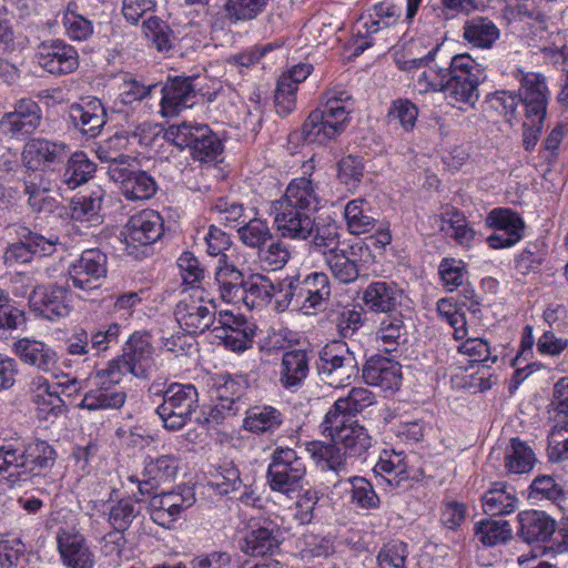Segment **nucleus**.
<instances>
[{"instance_id":"1","label":"nucleus","mask_w":568,"mask_h":568,"mask_svg":"<svg viewBox=\"0 0 568 568\" xmlns=\"http://www.w3.org/2000/svg\"><path fill=\"white\" fill-rule=\"evenodd\" d=\"M318 196L308 178L293 179L285 193L271 204L273 225L282 239L310 240V246L325 257L339 248V227L335 222L316 224Z\"/></svg>"},{"instance_id":"2","label":"nucleus","mask_w":568,"mask_h":568,"mask_svg":"<svg viewBox=\"0 0 568 568\" xmlns=\"http://www.w3.org/2000/svg\"><path fill=\"white\" fill-rule=\"evenodd\" d=\"M323 433H328L332 443L313 442L308 452L323 469L333 476L328 481L335 486L347 470V456L362 457L372 447V437L367 429L352 418H338L326 414L322 424Z\"/></svg>"},{"instance_id":"3","label":"nucleus","mask_w":568,"mask_h":568,"mask_svg":"<svg viewBox=\"0 0 568 568\" xmlns=\"http://www.w3.org/2000/svg\"><path fill=\"white\" fill-rule=\"evenodd\" d=\"M126 138L115 133L98 151V158L108 164L110 179L118 184L122 195L129 201H145L153 197L158 191L155 179L139 168L135 158L116 153L113 148L124 146Z\"/></svg>"},{"instance_id":"4","label":"nucleus","mask_w":568,"mask_h":568,"mask_svg":"<svg viewBox=\"0 0 568 568\" xmlns=\"http://www.w3.org/2000/svg\"><path fill=\"white\" fill-rule=\"evenodd\" d=\"M444 77L443 92L454 102L475 105L478 101V85L485 79L484 71L469 54L455 55L446 69H440Z\"/></svg>"},{"instance_id":"5","label":"nucleus","mask_w":568,"mask_h":568,"mask_svg":"<svg viewBox=\"0 0 568 568\" xmlns=\"http://www.w3.org/2000/svg\"><path fill=\"white\" fill-rule=\"evenodd\" d=\"M161 399L156 414L165 429H182L199 408V393L193 384L172 383L166 389L154 394Z\"/></svg>"},{"instance_id":"6","label":"nucleus","mask_w":568,"mask_h":568,"mask_svg":"<svg viewBox=\"0 0 568 568\" xmlns=\"http://www.w3.org/2000/svg\"><path fill=\"white\" fill-rule=\"evenodd\" d=\"M306 475L303 456L290 447H276L267 467L266 479L273 491L290 496L295 493Z\"/></svg>"},{"instance_id":"7","label":"nucleus","mask_w":568,"mask_h":568,"mask_svg":"<svg viewBox=\"0 0 568 568\" xmlns=\"http://www.w3.org/2000/svg\"><path fill=\"white\" fill-rule=\"evenodd\" d=\"M165 138L180 149L189 148L197 161L214 160L223 149L219 136L206 124H173L166 129Z\"/></svg>"},{"instance_id":"8","label":"nucleus","mask_w":568,"mask_h":568,"mask_svg":"<svg viewBox=\"0 0 568 568\" xmlns=\"http://www.w3.org/2000/svg\"><path fill=\"white\" fill-rule=\"evenodd\" d=\"M358 361L342 342L327 344L320 352L317 372L321 379L334 387L349 383L358 374Z\"/></svg>"},{"instance_id":"9","label":"nucleus","mask_w":568,"mask_h":568,"mask_svg":"<svg viewBox=\"0 0 568 568\" xmlns=\"http://www.w3.org/2000/svg\"><path fill=\"white\" fill-rule=\"evenodd\" d=\"M108 274V256L100 248L84 250L81 255L70 264L68 268V282L81 291V297L101 286V281Z\"/></svg>"},{"instance_id":"10","label":"nucleus","mask_w":568,"mask_h":568,"mask_svg":"<svg viewBox=\"0 0 568 568\" xmlns=\"http://www.w3.org/2000/svg\"><path fill=\"white\" fill-rule=\"evenodd\" d=\"M196 501L193 486L180 484L169 491L153 495L150 499L152 520L164 528H172L182 513Z\"/></svg>"},{"instance_id":"11","label":"nucleus","mask_w":568,"mask_h":568,"mask_svg":"<svg viewBox=\"0 0 568 568\" xmlns=\"http://www.w3.org/2000/svg\"><path fill=\"white\" fill-rule=\"evenodd\" d=\"M115 366H106L95 373V388L89 390L79 407L89 410L98 409H118L121 408L125 400L126 394L116 386L121 383V373Z\"/></svg>"},{"instance_id":"12","label":"nucleus","mask_w":568,"mask_h":568,"mask_svg":"<svg viewBox=\"0 0 568 568\" xmlns=\"http://www.w3.org/2000/svg\"><path fill=\"white\" fill-rule=\"evenodd\" d=\"M153 347L149 335L139 332L133 333L123 346L122 355L109 362L108 366H116L121 377L128 373L136 378H149L153 368Z\"/></svg>"},{"instance_id":"13","label":"nucleus","mask_w":568,"mask_h":568,"mask_svg":"<svg viewBox=\"0 0 568 568\" xmlns=\"http://www.w3.org/2000/svg\"><path fill=\"white\" fill-rule=\"evenodd\" d=\"M514 78L520 84L518 97L525 106L527 120L544 121L550 98L546 77L540 72L517 69Z\"/></svg>"},{"instance_id":"14","label":"nucleus","mask_w":568,"mask_h":568,"mask_svg":"<svg viewBox=\"0 0 568 568\" xmlns=\"http://www.w3.org/2000/svg\"><path fill=\"white\" fill-rule=\"evenodd\" d=\"M295 310L312 314L323 310L331 296V283L323 272L294 274Z\"/></svg>"},{"instance_id":"15","label":"nucleus","mask_w":568,"mask_h":568,"mask_svg":"<svg viewBox=\"0 0 568 568\" xmlns=\"http://www.w3.org/2000/svg\"><path fill=\"white\" fill-rule=\"evenodd\" d=\"M174 316L186 333H203L215 322V306L202 296L189 294L176 304Z\"/></svg>"},{"instance_id":"16","label":"nucleus","mask_w":568,"mask_h":568,"mask_svg":"<svg viewBox=\"0 0 568 568\" xmlns=\"http://www.w3.org/2000/svg\"><path fill=\"white\" fill-rule=\"evenodd\" d=\"M29 303L33 312L49 321L63 318L71 312L69 288L64 285H38L31 292Z\"/></svg>"},{"instance_id":"17","label":"nucleus","mask_w":568,"mask_h":568,"mask_svg":"<svg viewBox=\"0 0 568 568\" xmlns=\"http://www.w3.org/2000/svg\"><path fill=\"white\" fill-rule=\"evenodd\" d=\"M41 119L40 105L30 98H23L16 102L12 112L1 118L0 130L12 139H21L32 134L39 128Z\"/></svg>"},{"instance_id":"18","label":"nucleus","mask_w":568,"mask_h":568,"mask_svg":"<svg viewBox=\"0 0 568 568\" xmlns=\"http://www.w3.org/2000/svg\"><path fill=\"white\" fill-rule=\"evenodd\" d=\"M163 234V219L154 210H143L130 217L123 232L128 248L149 246Z\"/></svg>"},{"instance_id":"19","label":"nucleus","mask_w":568,"mask_h":568,"mask_svg":"<svg viewBox=\"0 0 568 568\" xmlns=\"http://www.w3.org/2000/svg\"><path fill=\"white\" fill-rule=\"evenodd\" d=\"M37 57L39 64L52 74H67L79 65L77 50L62 40L40 43Z\"/></svg>"},{"instance_id":"20","label":"nucleus","mask_w":568,"mask_h":568,"mask_svg":"<svg viewBox=\"0 0 568 568\" xmlns=\"http://www.w3.org/2000/svg\"><path fill=\"white\" fill-rule=\"evenodd\" d=\"M422 0H383L373 7L374 16L377 19L366 21L363 24L364 33L358 30L362 38L374 34L383 28H388L397 21L406 4V20L410 22L416 16Z\"/></svg>"},{"instance_id":"21","label":"nucleus","mask_w":568,"mask_h":568,"mask_svg":"<svg viewBox=\"0 0 568 568\" xmlns=\"http://www.w3.org/2000/svg\"><path fill=\"white\" fill-rule=\"evenodd\" d=\"M158 91L161 94V113L164 116L178 115L183 109L192 106L196 97L192 78L170 79Z\"/></svg>"},{"instance_id":"22","label":"nucleus","mask_w":568,"mask_h":568,"mask_svg":"<svg viewBox=\"0 0 568 568\" xmlns=\"http://www.w3.org/2000/svg\"><path fill=\"white\" fill-rule=\"evenodd\" d=\"M28 484L39 485L54 465L57 453L45 440L36 439L22 448Z\"/></svg>"},{"instance_id":"23","label":"nucleus","mask_w":568,"mask_h":568,"mask_svg":"<svg viewBox=\"0 0 568 568\" xmlns=\"http://www.w3.org/2000/svg\"><path fill=\"white\" fill-rule=\"evenodd\" d=\"M404 292L395 282L376 281L368 284L363 293L366 308L373 313L392 314L397 312Z\"/></svg>"},{"instance_id":"24","label":"nucleus","mask_w":568,"mask_h":568,"mask_svg":"<svg viewBox=\"0 0 568 568\" xmlns=\"http://www.w3.org/2000/svg\"><path fill=\"white\" fill-rule=\"evenodd\" d=\"M362 377L372 386H378L385 390L397 389L402 379L398 362L382 355L369 357L363 366Z\"/></svg>"},{"instance_id":"25","label":"nucleus","mask_w":568,"mask_h":568,"mask_svg":"<svg viewBox=\"0 0 568 568\" xmlns=\"http://www.w3.org/2000/svg\"><path fill=\"white\" fill-rule=\"evenodd\" d=\"M179 470V460L173 455H162L158 458H149L144 463L143 480L136 479L142 495H149L162 483L171 481Z\"/></svg>"},{"instance_id":"26","label":"nucleus","mask_w":568,"mask_h":568,"mask_svg":"<svg viewBox=\"0 0 568 568\" xmlns=\"http://www.w3.org/2000/svg\"><path fill=\"white\" fill-rule=\"evenodd\" d=\"M69 120L82 134L94 138L105 123V109L99 99L74 103L69 109Z\"/></svg>"},{"instance_id":"27","label":"nucleus","mask_w":568,"mask_h":568,"mask_svg":"<svg viewBox=\"0 0 568 568\" xmlns=\"http://www.w3.org/2000/svg\"><path fill=\"white\" fill-rule=\"evenodd\" d=\"M225 320L220 321L221 326L213 328L215 337L223 341L226 348L233 352H244L252 347L254 329L242 318L232 314H225Z\"/></svg>"},{"instance_id":"28","label":"nucleus","mask_w":568,"mask_h":568,"mask_svg":"<svg viewBox=\"0 0 568 568\" xmlns=\"http://www.w3.org/2000/svg\"><path fill=\"white\" fill-rule=\"evenodd\" d=\"M518 521V536L527 544L548 541L557 528L556 521L541 510L521 511Z\"/></svg>"},{"instance_id":"29","label":"nucleus","mask_w":568,"mask_h":568,"mask_svg":"<svg viewBox=\"0 0 568 568\" xmlns=\"http://www.w3.org/2000/svg\"><path fill=\"white\" fill-rule=\"evenodd\" d=\"M281 544V531L276 523L263 518L245 537L243 550L251 556L272 554Z\"/></svg>"},{"instance_id":"30","label":"nucleus","mask_w":568,"mask_h":568,"mask_svg":"<svg viewBox=\"0 0 568 568\" xmlns=\"http://www.w3.org/2000/svg\"><path fill=\"white\" fill-rule=\"evenodd\" d=\"M67 158L63 171L59 174L60 183H57L58 191L75 190L89 182L97 171L95 163L82 151L74 152Z\"/></svg>"},{"instance_id":"31","label":"nucleus","mask_w":568,"mask_h":568,"mask_svg":"<svg viewBox=\"0 0 568 568\" xmlns=\"http://www.w3.org/2000/svg\"><path fill=\"white\" fill-rule=\"evenodd\" d=\"M310 372V355L305 349H291L282 355L280 383L291 390L302 386Z\"/></svg>"},{"instance_id":"32","label":"nucleus","mask_w":568,"mask_h":568,"mask_svg":"<svg viewBox=\"0 0 568 568\" xmlns=\"http://www.w3.org/2000/svg\"><path fill=\"white\" fill-rule=\"evenodd\" d=\"M246 281L244 274L234 264L229 263L225 257L219 258L215 282L220 297L225 303H240Z\"/></svg>"},{"instance_id":"33","label":"nucleus","mask_w":568,"mask_h":568,"mask_svg":"<svg viewBox=\"0 0 568 568\" xmlns=\"http://www.w3.org/2000/svg\"><path fill=\"white\" fill-rule=\"evenodd\" d=\"M18 357L26 364L42 372L53 371L58 356L47 344L36 339L21 338L14 343Z\"/></svg>"},{"instance_id":"34","label":"nucleus","mask_w":568,"mask_h":568,"mask_svg":"<svg viewBox=\"0 0 568 568\" xmlns=\"http://www.w3.org/2000/svg\"><path fill=\"white\" fill-rule=\"evenodd\" d=\"M246 388L247 382L243 376L224 373L212 378L211 394L214 400L230 404L242 410L245 408L243 395Z\"/></svg>"},{"instance_id":"35","label":"nucleus","mask_w":568,"mask_h":568,"mask_svg":"<svg viewBox=\"0 0 568 568\" xmlns=\"http://www.w3.org/2000/svg\"><path fill=\"white\" fill-rule=\"evenodd\" d=\"M484 511L489 516H504L518 508L516 489L503 481L491 484L481 497Z\"/></svg>"},{"instance_id":"36","label":"nucleus","mask_w":568,"mask_h":568,"mask_svg":"<svg viewBox=\"0 0 568 568\" xmlns=\"http://www.w3.org/2000/svg\"><path fill=\"white\" fill-rule=\"evenodd\" d=\"M0 480L10 487L29 485L22 449L13 444L0 446Z\"/></svg>"},{"instance_id":"37","label":"nucleus","mask_w":568,"mask_h":568,"mask_svg":"<svg viewBox=\"0 0 568 568\" xmlns=\"http://www.w3.org/2000/svg\"><path fill=\"white\" fill-rule=\"evenodd\" d=\"M58 548L63 564L68 568H93V554L81 535L60 536Z\"/></svg>"},{"instance_id":"38","label":"nucleus","mask_w":568,"mask_h":568,"mask_svg":"<svg viewBox=\"0 0 568 568\" xmlns=\"http://www.w3.org/2000/svg\"><path fill=\"white\" fill-rule=\"evenodd\" d=\"M141 31L148 45L159 53H169L178 39L168 21L158 16H150L143 20Z\"/></svg>"},{"instance_id":"39","label":"nucleus","mask_w":568,"mask_h":568,"mask_svg":"<svg viewBox=\"0 0 568 568\" xmlns=\"http://www.w3.org/2000/svg\"><path fill=\"white\" fill-rule=\"evenodd\" d=\"M283 424V414L273 406H252L245 410L243 428L253 434H273Z\"/></svg>"},{"instance_id":"40","label":"nucleus","mask_w":568,"mask_h":568,"mask_svg":"<svg viewBox=\"0 0 568 568\" xmlns=\"http://www.w3.org/2000/svg\"><path fill=\"white\" fill-rule=\"evenodd\" d=\"M374 473L389 486L399 487L403 481L408 479L407 463L403 452L383 450L374 467Z\"/></svg>"},{"instance_id":"41","label":"nucleus","mask_w":568,"mask_h":568,"mask_svg":"<svg viewBox=\"0 0 568 568\" xmlns=\"http://www.w3.org/2000/svg\"><path fill=\"white\" fill-rule=\"evenodd\" d=\"M8 229L10 230V235L14 236L17 243L27 246L37 254L48 256L55 252L58 237H45L20 222L10 224Z\"/></svg>"},{"instance_id":"42","label":"nucleus","mask_w":568,"mask_h":568,"mask_svg":"<svg viewBox=\"0 0 568 568\" xmlns=\"http://www.w3.org/2000/svg\"><path fill=\"white\" fill-rule=\"evenodd\" d=\"M499 34L497 26L485 17H474L464 26V39L476 48L490 49Z\"/></svg>"},{"instance_id":"43","label":"nucleus","mask_w":568,"mask_h":568,"mask_svg":"<svg viewBox=\"0 0 568 568\" xmlns=\"http://www.w3.org/2000/svg\"><path fill=\"white\" fill-rule=\"evenodd\" d=\"M332 275L341 283L349 284L359 276L357 254L353 251L338 248L324 258Z\"/></svg>"},{"instance_id":"44","label":"nucleus","mask_w":568,"mask_h":568,"mask_svg":"<svg viewBox=\"0 0 568 568\" xmlns=\"http://www.w3.org/2000/svg\"><path fill=\"white\" fill-rule=\"evenodd\" d=\"M504 459L507 473L518 475L529 473L536 463L531 447L518 437H513L509 440Z\"/></svg>"},{"instance_id":"45","label":"nucleus","mask_w":568,"mask_h":568,"mask_svg":"<svg viewBox=\"0 0 568 568\" xmlns=\"http://www.w3.org/2000/svg\"><path fill=\"white\" fill-rule=\"evenodd\" d=\"M347 227L352 234L361 235L375 229L378 220L371 214L369 203L362 197L349 201L344 210Z\"/></svg>"},{"instance_id":"46","label":"nucleus","mask_w":568,"mask_h":568,"mask_svg":"<svg viewBox=\"0 0 568 568\" xmlns=\"http://www.w3.org/2000/svg\"><path fill=\"white\" fill-rule=\"evenodd\" d=\"M375 395L363 387H354L346 397L338 398L333 407L326 414H334L341 418H352V415L361 413L366 407L373 405Z\"/></svg>"},{"instance_id":"47","label":"nucleus","mask_w":568,"mask_h":568,"mask_svg":"<svg viewBox=\"0 0 568 568\" xmlns=\"http://www.w3.org/2000/svg\"><path fill=\"white\" fill-rule=\"evenodd\" d=\"M69 153V146L64 142L45 139H32L24 148L23 159L37 158L45 164L62 162Z\"/></svg>"},{"instance_id":"48","label":"nucleus","mask_w":568,"mask_h":568,"mask_svg":"<svg viewBox=\"0 0 568 568\" xmlns=\"http://www.w3.org/2000/svg\"><path fill=\"white\" fill-rule=\"evenodd\" d=\"M243 291L240 303L250 310L262 308L272 302L273 282L264 275L254 274L247 278Z\"/></svg>"},{"instance_id":"49","label":"nucleus","mask_w":568,"mask_h":568,"mask_svg":"<svg viewBox=\"0 0 568 568\" xmlns=\"http://www.w3.org/2000/svg\"><path fill=\"white\" fill-rule=\"evenodd\" d=\"M336 126L324 121L320 111H312L304 121L301 129V139L305 143L325 144L337 138Z\"/></svg>"},{"instance_id":"50","label":"nucleus","mask_w":568,"mask_h":568,"mask_svg":"<svg viewBox=\"0 0 568 568\" xmlns=\"http://www.w3.org/2000/svg\"><path fill=\"white\" fill-rule=\"evenodd\" d=\"M104 195V190L97 187L87 195L74 197L70 204L72 220L81 222L99 220Z\"/></svg>"},{"instance_id":"51","label":"nucleus","mask_w":568,"mask_h":568,"mask_svg":"<svg viewBox=\"0 0 568 568\" xmlns=\"http://www.w3.org/2000/svg\"><path fill=\"white\" fill-rule=\"evenodd\" d=\"M237 235L245 246L257 248V251L273 240L267 222L257 217L248 219L239 226Z\"/></svg>"},{"instance_id":"52","label":"nucleus","mask_w":568,"mask_h":568,"mask_svg":"<svg viewBox=\"0 0 568 568\" xmlns=\"http://www.w3.org/2000/svg\"><path fill=\"white\" fill-rule=\"evenodd\" d=\"M475 535L484 545L495 546L509 540L511 529L507 520H481L475 525Z\"/></svg>"},{"instance_id":"53","label":"nucleus","mask_w":568,"mask_h":568,"mask_svg":"<svg viewBox=\"0 0 568 568\" xmlns=\"http://www.w3.org/2000/svg\"><path fill=\"white\" fill-rule=\"evenodd\" d=\"M425 47L424 39H415L412 40L405 47V53L402 57L396 54V64L403 71H408L412 69L420 68L427 64L430 60L434 59V54L438 50V44L432 47V49L426 53L422 54L419 52V48Z\"/></svg>"},{"instance_id":"54","label":"nucleus","mask_w":568,"mask_h":568,"mask_svg":"<svg viewBox=\"0 0 568 568\" xmlns=\"http://www.w3.org/2000/svg\"><path fill=\"white\" fill-rule=\"evenodd\" d=\"M529 498L559 503L565 498L564 485L554 476L539 475L529 486Z\"/></svg>"},{"instance_id":"55","label":"nucleus","mask_w":568,"mask_h":568,"mask_svg":"<svg viewBox=\"0 0 568 568\" xmlns=\"http://www.w3.org/2000/svg\"><path fill=\"white\" fill-rule=\"evenodd\" d=\"M242 485L239 469L231 463L221 465L211 475L209 486L220 495H229L239 490Z\"/></svg>"},{"instance_id":"56","label":"nucleus","mask_w":568,"mask_h":568,"mask_svg":"<svg viewBox=\"0 0 568 568\" xmlns=\"http://www.w3.org/2000/svg\"><path fill=\"white\" fill-rule=\"evenodd\" d=\"M77 4L70 2L63 12L62 23L65 33L77 41L87 40L93 33V24L90 20L75 12Z\"/></svg>"},{"instance_id":"57","label":"nucleus","mask_w":568,"mask_h":568,"mask_svg":"<svg viewBox=\"0 0 568 568\" xmlns=\"http://www.w3.org/2000/svg\"><path fill=\"white\" fill-rule=\"evenodd\" d=\"M141 507L136 501L121 499L109 511V523L114 531L124 532L140 515Z\"/></svg>"},{"instance_id":"58","label":"nucleus","mask_w":568,"mask_h":568,"mask_svg":"<svg viewBox=\"0 0 568 568\" xmlns=\"http://www.w3.org/2000/svg\"><path fill=\"white\" fill-rule=\"evenodd\" d=\"M364 161L359 155H346L337 162L338 181L351 189H356L364 176Z\"/></svg>"},{"instance_id":"59","label":"nucleus","mask_w":568,"mask_h":568,"mask_svg":"<svg viewBox=\"0 0 568 568\" xmlns=\"http://www.w3.org/2000/svg\"><path fill=\"white\" fill-rule=\"evenodd\" d=\"M352 484V503L356 507L365 510L377 509L379 506V497L373 485L364 477H349Z\"/></svg>"},{"instance_id":"60","label":"nucleus","mask_w":568,"mask_h":568,"mask_svg":"<svg viewBox=\"0 0 568 568\" xmlns=\"http://www.w3.org/2000/svg\"><path fill=\"white\" fill-rule=\"evenodd\" d=\"M34 403L39 406V410L58 416L64 410V402L55 390L51 389L47 379L39 378L34 393Z\"/></svg>"},{"instance_id":"61","label":"nucleus","mask_w":568,"mask_h":568,"mask_svg":"<svg viewBox=\"0 0 568 568\" xmlns=\"http://www.w3.org/2000/svg\"><path fill=\"white\" fill-rule=\"evenodd\" d=\"M159 84H143L134 78L124 79L120 85L119 101L124 105L151 98L159 89Z\"/></svg>"},{"instance_id":"62","label":"nucleus","mask_w":568,"mask_h":568,"mask_svg":"<svg viewBox=\"0 0 568 568\" xmlns=\"http://www.w3.org/2000/svg\"><path fill=\"white\" fill-rule=\"evenodd\" d=\"M291 253L287 246L281 241L275 240L258 250V260L264 268L268 271H277L284 267L288 262Z\"/></svg>"},{"instance_id":"63","label":"nucleus","mask_w":568,"mask_h":568,"mask_svg":"<svg viewBox=\"0 0 568 568\" xmlns=\"http://www.w3.org/2000/svg\"><path fill=\"white\" fill-rule=\"evenodd\" d=\"M486 224L499 231H518L524 236L525 223L523 219L509 209H494L486 217Z\"/></svg>"},{"instance_id":"64","label":"nucleus","mask_w":568,"mask_h":568,"mask_svg":"<svg viewBox=\"0 0 568 568\" xmlns=\"http://www.w3.org/2000/svg\"><path fill=\"white\" fill-rule=\"evenodd\" d=\"M407 557V544L399 540H392L379 550L377 560L383 568H406Z\"/></svg>"}]
</instances>
